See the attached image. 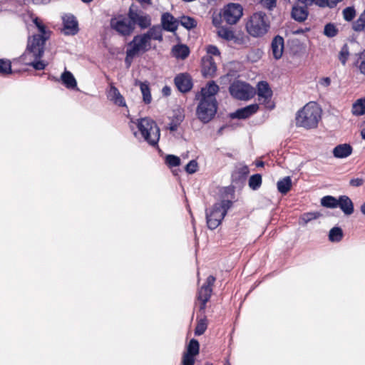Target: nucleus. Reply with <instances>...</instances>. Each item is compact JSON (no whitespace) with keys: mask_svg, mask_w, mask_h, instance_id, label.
<instances>
[{"mask_svg":"<svg viewBox=\"0 0 365 365\" xmlns=\"http://www.w3.org/2000/svg\"><path fill=\"white\" fill-rule=\"evenodd\" d=\"M33 22L38 33L28 38L26 48L19 57V61L32 66L36 71H41L47 66L41 58L43 56L46 42L50 38L51 31L39 18L36 17Z\"/></svg>","mask_w":365,"mask_h":365,"instance_id":"1","label":"nucleus"},{"mask_svg":"<svg viewBox=\"0 0 365 365\" xmlns=\"http://www.w3.org/2000/svg\"><path fill=\"white\" fill-rule=\"evenodd\" d=\"M219 90L218 85L213 81L208 82L201 89L196 114L198 119L203 123H209L217 113L218 104L215 96Z\"/></svg>","mask_w":365,"mask_h":365,"instance_id":"2","label":"nucleus"},{"mask_svg":"<svg viewBox=\"0 0 365 365\" xmlns=\"http://www.w3.org/2000/svg\"><path fill=\"white\" fill-rule=\"evenodd\" d=\"M321 111L316 103L310 102L306 104L297 112L296 125L306 129L316 128L321 118Z\"/></svg>","mask_w":365,"mask_h":365,"instance_id":"3","label":"nucleus"},{"mask_svg":"<svg viewBox=\"0 0 365 365\" xmlns=\"http://www.w3.org/2000/svg\"><path fill=\"white\" fill-rule=\"evenodd\" d=\"M135 124L142 138L152 147L158 145L160 137V130L156 122L150 118L137 119Z\"/></svg>","mask_w":365,"mask_h":365,"instance_id":"4","label":"nucleus"},{"mask_svg":"<svg viewBox=\"0 0 365 365\" xmlns=\"http://www.w3.org/2000/svg\"><path fill=\"white\" fill-rule=\"evenodd\" d=\"M270 29V21L265 13H254L245 24L246 31L254 38H261L266 35Z\"/></svg>","mask_w":365,"mask_h":365,"instance_id":"5","label":"nucleus"},{"mask_svg":"<svg viewBox=\"0 0 365 365\" xmlns=\"http://www.w3.org/2000/svg\"><path fill=\"white\" fill-rule=\"evenodd\" d=\"M232 204V201L230 200H222L215 203L210 210H206V220L209 229L215 230L221 224Z\"/></svg>","mask_w":365,"mask_h":365,"instance_id":"6","label":"nucleus"},{"mask_svg":"<svg viewBox=\"0 0 365 365\" xmlns=\"http://www.w3.org/2000/svg\"><path fill=\"white\" fill-rule=\"evenodd\" d=\"M128 17L133 26L138 25L141 29H145L151 25V17L149 14L138 9L133 4L129 8Z\"/></svg>","mask_w":365,"mask_h":365,"instance_id":"7","label":"nucleus"},{"mask_svg":"<svg viewBox=\"0 0 365 365\" xmlns=\"http://www.w3.org/2000/svg\"><path fill=\"white\" fill-rule=\"evenodd\" d=\"M230 93L232 97L239 100H249L252 98L255 91L248 83L240 81H234L229 88Z\"/></svg>","mask_w":365,"mask_h":365,"instance_id":"8","label":"nucleus"},{"mask_svg":"<svg viewBox=\"0 0 365 365\" xmlns=\"http://www.w3.org/2000/svg\"><path fill=\"white\" fill-rule=\"evenodd\" d=\"M110 26L112 29L123 36H130L135 30L128 17L122 15L111 18Z\"/></svg>","mask_w":365,"mask_h":365,"instance_id":"9","label":"nucleus"},{"mask_svg":"<svg viewBox=\"0 0 365 365\" xmlns=\"http://www.w3.org/2000/svg\"><path fill=\"white\" fill-rule=\"evenodd\" d=\"M243 14V8L239 4L230 3L223 10L222 19L230 25L236 24Z\"/></svg>","mask_w":365,"mask_h":365,"instance_id":"10","label":"nucleus"},{"mask_svg":"<svg viewBox=\"0 0 365 365\" xmlns=\"http://www.w3.org/2000/svg\"><path fill=\"white\" fill-rule=\"evenodd\" d=\"M131 51L130 53H135L137 56L140 53H144L151 48V43L144 34L136 35L128 43V47Z\"/></svg>","mask_w":365,"mask_h":365,"instance_id":"11","label":"nucleus"},{"mask_svg":"<svg viewBox=\"0 0 365 365\" xmlns=\"http://www.w3.org/2000/svg\"><path fill=\"white\" fill-rule=\"evenodd\" d=\"M217 36L237 46H243L247 43V38L243 34H236L232 29L227 26H220L217 31Z\"/></svg>","mask_w":365,"mask_h":365,"instance_id":"12","label":"nucleus"},{"mask_svg":"<svg viewBox=\"0 0 365 365\" xmlns=\"http://www.w3.org/2000/svg\"><path fill=\"white\" fill-rule=\"evenodd\" d=\"M257 96L259 103L264 105L268 109H273L274 106L271 102L272 91L266 81H260L257 84Z\"/></svg>","mask_w":365,"mask_h":365,"instance_id":"13","label":"nucleus"},{"mask_svg":"<svg viewBox=\"0 0 365 365\" xmlns=\"http://www.w3.org/2000/svg\"><path fill=\"white\" fill-rule=\"evenodd\" d=\"M215 282V277L212 275H210L207 279L205 283L200 287L197 293V299L201 302V304L200 306V310H202L205 308L206 303L209 301L212 289V287Z\"/></svg>","mask_w":365,"mask_h":365,"instance_id":"14","label":"nucleus"},{"mask_svg":"<svg viewBox=\"0 0 365 365\" xmlns=\"http://www.w3.org/2000/svg\"><path fill=\"white\" fill-rule=\"evenodd\" d=\"M160 23L163 30L169 32H175L179 25V21L169 12L161 15Z\"/></svg>","mask_w":365,"mask_h":365,"instance_id":"15","label":"nucleus"},{"mask_svg":"<svg viewBox=\"0 0 365 365\" xmlns=\"http://www.w3.org/2000/svg\"><path fill=\"white\" fill-rule=\"evenodd\" d=\"M64 34L75 35L78 32V24L76 17L72 14H66L63 16Z\"/></svg>","mask_w":365,"mask_h":365,"instance_id":"16","label":"nucleus"},{"mask_svg":"<svg viewBox=\"0 0 365 365\" xmlns=\"http://www.w3.org/2000/svg\"><path fill=\"white\" fill-rule=\"evenodd\" d=\"M175 84L182 93H187L192 88V82L190 76L187 73H180L175 77Z\"/></svg>","mask_w":365,"mask_h":365,"instance_id":"17","label":"nucleus"},{"mask_svg":"<svg viewBox=\"0 0 365 365\" xmlns=\"http://www.w3.org/2000/svg\"><path fill=\"white\" fill-rule=\"evenodd\" d=\"M217 71V66L212 56L204 57L202 60V73L205 78H212Z\"/></svg>","mask_w":365,"mask_h":365,"instance_id":"18","label":"nucleus"},{"mask_svg":"<svg viewBox=\"0 0 365 365\" xmlns=\"http://www.w3.org/2000/svg\"><path fill=\"white\" fill-rule=\"evenodd\" d=\"M258 109V104H251L246 107L237 109L235 112L230 114V117L232 118L246 119L257 113Z\"/></svg>","mask_w":365,"mask_h":365,"instance_id":"19","label":"nucleus"},{"mask_svg":"<svg viewBox=\"0 0 365 365\" xmlns=\"http://www.w3.org/2000/svg\"><path fill=\"white\" fill-rule=\"evenodd\" d=\"M284 48V41L279 35L274 36L271 42L272 54L274 59L279 60L282 58Z\"/></svg>","mask_w":365,"mask_h":365,"instance_id":"20","label":"nucleus"},{"mask_svg":"<svg viewBox=\"0 0 365 365\" xmlns=\"http://www.w3.org/2000/svg\"><path fill=\"white\" fill-rule=\"evenodd\" d=\"M309 11L307 6H303L294 5L291 11V16L298 22H304L308 17Z\"/></svg>","mask_w":365,"mask_h":365,"instance_id":"21","label":"nucleus"},{"mask_svg":"<svg viewBox=\"0 0 365 365\" xmlns=\"http://www.w3.org/2000/svg\"><path fill=\"white\" fill-rule=\"evenodd\" d=\"M108 98L113 101L115 105L119 106H126V103L124 97L120 94L118 89L113 85H110L108 91Z\"/></svg>","mask_w":365,"mask_h":365,"instance_id":"22","label":"nucleus"},{"mask_svg":"<svg viewBox=\"0 0 365 365\" xmlns=\"http://www.w3.org/2000/svg\"><path fill=\"white\" fill-rule=\"evenodd\" d=\"M338 207L346 215H350L354 212V205L351 200L346 195H341L339 197Z\"/></svg>","mask_w":365,"mask_h":365,"instance_id":"23","label":"nucleus"},{"mask_svg":"<svg viewBox=\"0 0 365 365\" xmlns=\"http://www.w3.org/2000/svg\"><path fill=\"white\" fill-rule=\"evenodd\" d=\"M352 153V147L347 143L336 145L333 150V155L336 158H345Z\"/></svg>","mask_w":365,"mask_h":365,"instance_id":"24","label":"nucleus"},{"mask_svg":"<svg viewBox=\"0 0 365 365\" xmlns=\"http://www.w3.org/2000/svg\"><path fill=\"white\" fill-rule=\"evenodd\" d=\"M163 29L160 25H154L150 26L148 31L144 34L150 41L153 39L161 42L163 40Z\"/></svg>","mask_w":365,"mask_h":365,"instance_id":"25","label":"nucleus"},{"mask_svg":"<svg viewBox=\"0 0 365 365\" xmlns=\"http://www.w3.org/2000/svg\"><path fill=\"white\" fill-rule=\"evenodd\" d=\"M173 56L177 58L185 59L190 54L189 48L184 44H178L172 48Z\"/></svg>","mask_w":365,"mask_h":365,"instance_id":"26","label":"nucleus"},{"mask_svg":"<svg viewBox=\"0 0 365 365\" xmlns=\"http://www.w3.org/2000/svg\"><path fill=\"white\" fill-rule=\"evenodd\" d=\"M135 85H139L143 96V101L145 104H149L152 101V96L149 83L145 82L137 81Z\"/></svg>","mask_w":365,"mask_h":365,"instance_id":"27","label":"nucleus"},{"mask_svg":"<svg viewBox=\"0 0 365 365\" xmlns=\"http://www.w3.org/2000/svg\"><path fill=\"white\" fill-rule=\"evenodd\" d=\"M63 84L69 89H73L77 86V82L73 75L68 71H65L61 76Z\"/></svg>","mask_w":365,"mask_h":365,"instance_id":"28","label":"nucleus"},{"mask_svg":"<svg viewBox=\"0 0 365 365\" xmlns=\"http://www.w3.org/2000/svg\"><path fill=\"white\" fill-rule=\"evenodd\" d=\"M278 191L282 194H287L292 187V179L289 176L284 177L279 180L277 183Z\"/></svg>","mask_w":365,"mask_h":365,"instance_id":"29","label":"nucleus"},{"mask_svg":"<svg viewBox=\"0 0 365 365\" xmlns=\"http://www.w3.org/2000/svg\"><path fill=\"white\" fill-rule=\"evenodd\" d=\"M342 229L339 227L331 228L329 234V240L333 242H339L343 238Z\"/></svg>","mask_w":365,"mask_h":365,"instance_id":"30","label":"nucleus"},{"mask_svg":"<svg viewBox=\"0 0 365 365\" xmlns=\"http://www.w3.org/2000/svg\"><path fill=\"white\" fill-rule=\"evenodd\" d=\"M321 204L323 207L327 208H336L339 205V199L331 195H327L321 199Z\"/></svg>","mask_w":365,"mask_h":365,"instance_id":"31","label":"nucleus"},{"mask_svg":"<svg viewBox=\"0 0 365 365\" xmlns=\"http://www.w3.org/2000/svg\"><path fill=\"white\" fill-rule=\"evenodd\" d=\"M352 113L355 115L365 113V98L359 99L353 104Z\"/></svg>","mask_w":365,"mask_h":365,"instance_id":"32","label":"nucleus"},{"mask_svg":"<svg viewBox=\"0 0 365 365\" xmlns=\"http://www.w3.org/2000/svg\"><path fill=\"white\" fill-rule=\"evenodd\" d=\"M179 23L187 29H192L197 26V22L194 18L183 16L180 18Z\"/></svg>","mask_w":365,"mask_h":365,"instance_id":"33","label":"nucleus"},{"mask_svg":"<svg viewBox=\"0 0 365 365\" xmlns=\"http://www.w3.org/2000/svg\"><path fill=\"white\" fill-rule=\"evenodd\" d=\"M262 185V175L260 174L252 175L249 179V186L253 190H258Z\"/></svg>","mask_w":365,"mask_h":365,"instance_id":"34","label":"nucleus"},{"mask_svg":"<svg viewBox=\"0 0 365 365\" xmlns=\"http://www.w3.org/2000/svg\"><path fill=\"white\" fill-rule=\"evenodd\" d=\"M200 344L197 340L192 339L187 346L186 354L189 355L196 356L199 354Z\"/></svg>","mask_w":365,"mask_h":365,"instance_id":"35","label":"nucleus"},{"mask_svg":"<svg viewBox=\"0 0 365 365\" xmlns=\"http://www.w3.org/2000/svg\"><path fill=\"white\" fill-rule=\"evenodd\" d=\"M349 57V48L348 45L346 43H345L343 45V46L341 47V48L339 53L338 58H339V61L341 63V64L343 66H345Z\"/></svg>","mask_w":365,"mask_h":365,"instance_id":"36","label":"nucleus"},{"mask_svg":"<svg viewBox=\"0 0 365 365\" xmlns=\"http://www.w3.org/2000/svg\"><path fill=\"white\" fill-rule=\"evenodd\" d=\"M12 73L11 61L6 59H0V73L7 75Z\"/></svg>","mask_w":365,"mask_h":365,"instance_id":"37","label":"nucleus"},{"mask_svg":"<svg viewBox=\"0 0 365 365\" xmlns=\"http://www.w3.org/2000/svg\"><path fill=\"white\" fill-rule=\"evenodd\" d=\"M207 327V323L206 319H201L197 322L196 327L195 329V334L196 336H200L205 333Z\"/></svg>","mask_w":365,"mask_h":365,"instance_id":"38","label":"nucleus"},{"mask_svg":"<svg viewBox=\"0 0 365 365\" xmlns=\"http://www.w3.org/2000/svg\"><path fill=\"white\" fill-rule=\"evenodd\" d=\"M356 66L361 73L365 76V50L358 54Z\"/></svg>","mask_w":365,"mask_h":365,"instance_id":"39","label":"nucleus"},{"mask_svg":"<svg viewBox=\"0 0 365 365\" xmlns=\"http://www.w3.org/2000/svg\"><path fill=\"white\" fill-rule=\"evenodd\" d=\"M337 33L338 29L334 24L329 23L324 26V34L325 36L331 38L335 36Z\"/></svg>","mask_w":365,"mask_h":365,"instance_id":"40","label":"nucleus"},{"mask_svg":"<svg viewBox=\"0 0 365 365\" xmlns=\"http://www.w3.org/2000/svg\"><path fill=\"white\" fill-rule=\"evenodd\" d=\"M356 16V10L353 6H349L343 10L344 19L347 21H352Z\"/></svg>","mask_w":365,"mask_h":365,"instance_id":"41","label":"nucleus"},{"mask_svg":"<svg viewBox=\"0 0 365 365\" xmlns=\"http://www.w3.org/2000/svg\"><path fill=\"white\" fill-rule=\"evenodd\" d=\"M165 163L170 168L177 167L180 164V159L176 155H168L165 158Z\"/></svg>","mask_w":365,"mask_h":365,"instance_id":"42","label":"nucleus"},{"mask_svg":"<svg viewBox=\"0 0 365 365\" xmlns=\"http://www.w3.org/2000/svg\"><path fill=\"white\" fill-rule=\"evenodd\" d=\"M343 0H319V1L316 2L321 7L328 6L329 8L335 7L339 2L342 1Z\"/></svg>","mask_w":365,"mask_h":365,"instance_id":"43","label":"nucleus"},{"mask_svg":"<svg viewBox=\"0 0 365 365\" xmlns=\"http://www.w3.org/2000/svg\"><path fill=\"white\" fill-rule=\"evenodd\" d=\"M320 214L318 212H306L302 215L301 219L305 224H307L312 220L318 218Z\"/></svg>","mask_w":365,"mask_h":365,"instance_id":"44","label":"nucleus"},{"mask_svg":"<svg viewBox=\"0 0 365 365\" xmlns=\"http://www.w3.org/2000/svg\"><path fill=\"white\" fill-rule=\"evenodd\" d=\"M197 162L195 160H192L185 166V171L189 174H193L197 172Z\"/></svg>","mask_w":365,"mask_h":365,"instance_id":"45","label":"nucleus"},{"mask_svg":"<svg viewBox=\"0 0 365 365\" xmlns=\"http://www.w3.org/2000/svg\"><path fill=\"white\" fill-rule=\"evenodd\" d=\"M195 356L193 355H189L185 353L182 356V365H194L195 364Z\"/></svg>","mask_w":365,"mask_h":365,"instance_id":"46","label":"nucleus"},{"mask_svg":"<svg viewBox=\"0 0 365 365\" xmlns=\"http://www.w3.org/2000/svg\"><path fill=\"white\" fill-rule=\"evenodd\" d=\"M365 180L364 178H354L349 180V185L353 187H358L363 185Z\"/></svg>","mask_w":365,"mask_h":365,"instance_id":"47","label":"nucleus"},{"mask_svg":"<svg viewBox=\"0 0 365 365\" xmlns=\"http://www.w3.org/2000/svg\"><path fill=\"white\" fill-rule=\"evenodd\" d=\"M262 6L269 10H272L276 6V0H260Z\"/></svg>","mask_w":365,"mask_h":365,"instance_id":"48","label":"nucleus"},{"mask_svg":"<svg viewBox=\"0 0 365 365\" xmlns=\"http://www.w3.org/2000/svg\"><path fill=\"white\" fill-rule=\"evenodd\" d=\"M207 52L208 54L213 55V56H220V52L218 49V48L213 45H210L207 48Z\"/></svg>","mask_w":365,"mask_h":365,"instance_id":"49","label":"nucleus"},{"mask_svg":"<svg viewBox=\"0 0 365 365\" xmlns=\"http://www.w3.org/2000/svg\"><path fill=\"white\" fill-rule=\"evenodd\" d=\"M130 51H131V50H130L128 48L126 50V56L125 58V62L128 66L130 65L133 58L137 56L135 53H133V54L130 53Z\"/></svg>","mask_w":365,"mask_h":365,"instance_id":"50","label":"nucleus"},{"mask_svg":"<svg viewBox=\"0 0 365 365\" xmlns=\"http://www.w3.org/2000/svg\"><path fill=\"white\" fill-rule=\"evenodd\" d=\"M320 85L324 87H328L331 84V79L329 77L322 78L319 81Z\"/></svg>","mask_w":365,"mask_h":365,"instance_id":"51","label":"nucleus"},{"mask_svg":"<svg viewBox=\"0 0 365 365\" xmlns=\"http://www.w3.org/2000/svg\"><path fill=\"white\" fill-rule=\"evenodd\" d=\"M178 128V123L173 121L170 123H169L168 128L170 131L173 132V131L177 130Z\"/></svg>","mask_w":365,"mask_h":365,"instance_id":"52","label":"nucleus"},{"mask_svg":"<svg viewBox=\"0 0 365 365\" xmlns=\"http://www.w3.org/2000/svg\"><path fill=\"white\" fill-rule=\"evenodd\" d=\"M34 4H47L51 0H31Z\"/></svg>","mask_w":365,"mask_h":365,"instance_id":"53","label":"nucleus"},{"mask_svg":"<svg viewBox=\"0 0 365 365\" xmlns=\"http://www.w3.org/2000/svg\"><path fill=\"white\" fill-rule=\"evenodd\" d=\"M299 2L303 4L304 5L308 6L312 5L316 0H297Z\"/></svg>","mask_w":365,"mask_h":365,"instance_id":"54","label":"nucleus"},{"mask_svg":"<svg viewBox=\"0 0 365 365\" xmlns=\"http://www.w3.org/2000/svg\"><path fill=\"white\" fill-rule=\"evenodd\" d=\"M220 21H221L220 19H217V18L212 19V24L215 27H217V29L220 26Z\"/></svg>","mask_w":365,"mask_h":365,"instance_id":"55","label":"nucleus"},{"mask_svg":"<svg viewBox=\"0 0 365 365\" xmlns=\"http://www.w3.org/2000/svg\"><path fill=\"white\" fill-rule=\"evenodd\" d=\"M163 93L165 96H169L170 94V88L168 86H165L163 88Z\"/></svg>","mask_w":365,"mask_h":365,"instance_id":"56","label":"nucleus"},{"mask_svg":"<svg viewBox=\"0 0 365 365\" xmlns=\"http://www.w3.org/2000/svg\"><path fill=\"white\" fill-rule=\"evenodd\" d=\"M240 173L242 174V175H247L249 173V168L247 166H243L242 168H241L240 169Z\"/></svg>","mask_w":365,"mask_h":365,"instance_id":"57","label":"nucleus"},{"mask_svg":"<svg viewBox=\"0 0 365 365\" xmlns=\"http://www.w3.org/2000/svg\"><path fill=\"white\" fill-rule=\"evenodd\" d=\"M140 4H151L152 0H136Z\"/></svg>","mask_w":365,"mask_h":365,"instance_id":"58","label":"nucleus"},{"mask_svg":"<svg viewBox=\"0 0 365 365\" xmlns=\"http://www.w3.org/2000/svg\"><path fill=\"white\" fill-rule=\"evenodd\" d=\"M361 211L365 215V202L361 205Z\"/></svg>","mask_w":365,"mask_h":365,"instance_id":"59","label":"nucleus"},{"mask_svg":"<svg viewBox=\"0 0 365 365\" xmlns=\"http://www.w3.org/2000/svg\"><path fill=\"white\" fill-rule=\"evenodd\" d=\"M362 138L365 140V129H363L361 132Z\"/></svg>","mask_w":365,"mask_h":365,"instance_id":"60","label":"nucleus"},{"mask_svg":"<svg viewBox=\"0 0 365 365\" xmlns=\"http://www.w3.org/2000/svg\"><path fill=\"white\" fill-rule=\"evenodd\" d=\"M84 3H90L93 0H81Z\"/></svg>","mask_w":365,"mask_h":365,"instance_id":"61","label":"nucleus"},{"mask_svg":"<svg viewBox=\"0 0 365 365\" xmlns=\"http://www.w3.org/2000/svg\"><path fill=\"white\" fill-rule=\"evenodd\" d=\"M264 165V163L263 162H259L258 164H257V166H263Z\"/></svg>","mask_w":365,"mask_h":365,"instance_id":"62","label":"nucleus"},{"mask_svg":"<svg viewBox=\"0 0 365 365\" xmlns=\"http://www.w3.org/2000/svg\"><path fill=\"white\" fill-rule=\"evenodd\" d=\"M134 135L138 138V132H133Z\"/></svg>","mask_w":365,"mask_h":365,"instance_id":"63","label":"nucleus"},{"mask_svg":"<svg viewBox=\"0 0 365 365\" xmlns=\"http://www.w3.org/2000/svg\"><path fill=\"white\" fill-rule=\"evenodd\" d=\"M224 365H231V364H230V362L227 361H226V363H225Z\"/></svg>","mask_w":365,"mask_h":365,"instance_id":"64","label":"nucleus"}]
</instances>
